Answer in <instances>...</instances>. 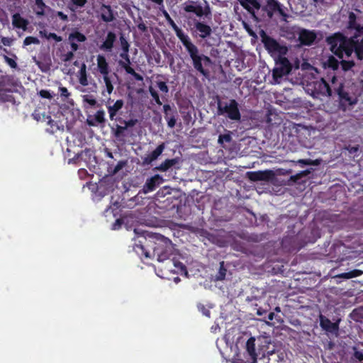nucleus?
<instances>
[{"label":"nucleus","instance_id":"1","mask_svg":"<svg viewBox=\"0 0 363 363\" xmlns=\"http://www.w3.org/2000/svg\"><path fill=\"white\" fill-rule=\"evenodd\" d=\"M148 236V239L145 238L144 243L140 241V244L135 245V251L145 258L156 257L158 262L169 259L173 249L172 241L159 233H152Z\"/></svg>","mask_w":363,"mask_h":363},{"label":"nucleus","instance_id":"2","mask_svg":"<svg viewBox=\"0 0 363 363\" xmlns=\"http://www.w3.org/2000/svg\"><path fill=\"white\" fill-rule=\"evenodd\" d=\"M182 45L190 57L194 69L203 77L208 79L210 76V72L206 67L212 64V60L208 56L201 53L191 39Z\"/></svg>","mask_w":363,"mask_h":363},{"label":"nucleus","instance_id":"3","mask_svg":"<svg viewBox=\"0 0 363 363\" xmlns=\"http://www.w3.org/2000/svg\"><path fill=\"white\" fill-rule=\"evenodd\" d=\"M1 72L0 71V101L16 105L18 103L13 94L18 93V84L13 76L1 74Z\"/></svg>","mask_w":363,"mask_h":363},{"label":"nucleus","instance_id":"4","mask_svg":"<svg viewBox=\"0 0 363 363\" xmlns=\"http://www.w3.org/2000/svg\"><path fill=\"white\" fill-rule=\"evenodd\" d=\"M326 42L330 46L331 52L340 59H342L344 55L347 56V52L351 50L349 49L350 38L340 32L327 37Z\"/></svg>","mask_w":363,"mask_h":363},{"label":"nucleus","instance_id":"5","mask_svg":"<svg viewBox=\"0 0 363 363\" xmlns=\"http://www.w3.org/2000/svg\"><path fill=\"white\" fill-rule=\"evenodd\" d=\"M217 113L219 116H225L232 121H240L241 114L239 109V104L235 99L222 101L217 96Z\"/></svg>","mask_w":363,"mask_h":363},{"label":"nucleus","instance_id":"6","mask_svg":"<svg viewBox=\"0 0 363 363\" xmlns=\"http://www.w3.org/2000/svg\"><path fill=\"white\" fill-rule=\"evenodd\" d=\"M259 35L264 48L271 56L274 55H278V56L286 55L288 48L286 45L279 44L274 38L268 35L263 30L259 32Z\"/></svg>","mask_w":363,"mask_h":363},{"label":"nucleus","instance_id":"7","mask_svg":"<svg viewBox=\"0 0 363 363\" xmlns=\"http://www.w3.org/2000/svg\"><path fill=\"white\" fill-rule=\"evenodd\" d=\"M307 88L308 91H311V94L313 98L330 97L333 96L331 87L323 78L310 82L307 85Z\"/></svg>","mask_w":363,"mask_h":363},{"label":"nucleus","instance_id":"8","mask_svg":"<svg viewBox=\"0 0 363 363\" xmlns=\"http://www.w3.org/2000/svg\"><path fill=\"white\" fill-rule=\"evenodd\" d=\"M203 3L204 6H203L201 0H188L184 4V10L186 13H193L199 18L203 16L208 17L211 15V8L206 1H203Z\"/></svg>","mask_w":363,"mask_h":363},{"label":"nucleus","instance_id":"9","mask_svg":"<svg viewBox=\"0 0 363 363\" xmlns=\"http://www.w3.org/2000/svg\"><path fill=\"white\" fill-rule=\"evenodd\" d=\"M276 67L272 71L273 79L277 82L284 76L288 75L292 70V65L284 55L277 56L275 59Z\"/></svg>","mask_w":363,"mask_h":363},{"label":"nucleus","instance_id":"10","mask_svg":"<svg viewBox=\"0 0 363 363\" xmlns=\"http://www.w3.org/2000/svg\"><path fill=\"white\" fill-rule=\"evenodd\" d=\"M349 49L351 50L347 52V57L354 52L357 60H363V33H354L350 37Z\"/></svg>","mask_w":363,"mask_h":363},{"label":"nucleus","instance_id":"11","mask_svg":"<svg viewBox=\"0 0 363 363\" xmlns=\"http://www.w3.org/2000/svg\"><path fill=\"white\" fill-rule=\"evenodd\" d=\"M285 8L277 0H266V5L262 10L267 12L269 18H272L275 13H278L284 21H286L289 15L285 11Z\"/></svg>","mask_w":363,"mask_h":363},{"label":"nucleus","instance_id":"12","mask_svg":"<svg viewBox=\"0 0 363 363\" xmlns=\"http://www.w3.org/2000/svg\"><path fill=\"white\" fill-rule=\"evenodd\" d=\"M334 92L338 96L339 102L341 106H353L357 103V99L352 96L345 89V85L342 82L340 83L337 87H334Z\"/></svg>","mask_w":363,"mask_h":363},{"label":"nucleus","instance_id":"13","mask_svg":"<svg viewBox=\"0 0 363 363\" xmlns=\"http://www.w3.org/2000/svg\"><path fill=\"white\" fill-rule=\"evenodd\" d=\"M120 57L123 60H119L118 64L119 65L123 67L125 71L132 75L134 79L137 81H143V77L140 74L137 73L135 69L130 67V59L129 56V52L125 53H120L119 55Z\"/></svg>","mask_w":363,"mask_h":363},{"label":"nucleus","instance_id":"14","mask_svg":"<svg viewBox=\"0 0 363 363\" xmlns=\"http://www.w3.org/2000/svg\"><path fill=\"white\" fill-rule=\"evenodd\" d=\"M274 172L269 169L247 172V177L252 182H270L274 179Z\"/></svg>","mask_w":363,"mask_h":363},{"label":"nucleus","instance_id":"15","mask_svg":"<svg viewBox=\"0 0 363 363\" xmlns=\"http://www.w3.org/2000/svg\"><path fill=\"white\" fill-rule=\"evenodd\" d=\"M164 182V179L160 174L147 179L145 183L143 186L142 191L144 194H147L155 191L161 184Z\"/></svg>","mask_w":363,"mask_h":363},{"label":"nucleus","instance_id":"16","mask_svg":"<svg viewBox=\"0 0 363 363\" xmlns=\"http://www.w3.org/2000/svg\"><path fill=\"white\" fill-rule=\"evenodd\" d=\"M316 38L317 35L314 30L302 28L298 33V41L302 45H311L315 40Z\"/></svg>","mask_w":363,"mask_h":363},{"label":"nucleus","instance_id":"17","mask_svg":"<svg viewBox=\"0 0 363 363\" xmlns=\"http://www.w3.org/2000/svg\"><path fill=\"white\" fill-rule=\"evenodd\" d=\"M68 40L70 44L71 50H72V51H77L79 49L78 43L85 42L86 37L82 33L75 30L69 34Z\"/></svg>","mask_w":363,"mask_h":363},{"label":"nucleus","instance_id":"18","mask_svg":"<svg viewBox=\"0 0 363 363\" xmlns=\"http://www.w3.org/2000/svg\"><path fill=\"white\" fill-rule=\"evenodd\" d=\"M179 163V158L175 157L172 159H166L164 162H162L160 165L156 166L153 170L159 171L162 172H165L169 170H172L173 169H179L178 167H176Z\"/></svg>","mask_w":363,"mask_h":363},{"label":"nucleus","instance_id":"19","mask_svg":"<svg viewBox=\"0 0 363 363\" xmlns=\"http://www.w3.org/2000/svg\"><path fill=\"white\" fill-rule=\"evenodd\" d=\"M165 149V144L164 143L160 144L155 150L147 155L143 159V163L145 165L150 164L153 161L156 160L163 152Z\"/></svg>","mask_w":363,"mask_h":363},{"label":"nucleus","instance_id":"20","mask_svg":"<svg viewBox=\"0 0 363 363\" xmlns=\"http://www.w3.org/2000/svg\"><path fill=\"white\" fill-rule=\"evenodd\" d=\"M194 28L199 33V35L202 39H206L211 35L212 29L210 26L196 21L194 23Z\"/></svg>","mask_w":363,"mask_h":363},{"label":"nucleus","instance_id":"21","mask_svg":"<svg viewBox=\"0 0 363 363\" xmlns=\"http://www.w3.org/2000/svg\"><path fill=\"white\" fill-rule=\"evenodd\" d=\"M320 325L326 332L334 333L338 330V324L331 320L323 315H320Z\"/></svg>","mask_w":363,"mask_h":363},{"label":"nucleus","instance_id":"22","mask_svg":"<svg viewBox=\"0 0 363 363\" xmlns=\"http://www.w3.org/2000/svg\"><path fill=\"white\" fill-rule=\"evenodd\" d=\"M97 69L103 75H108L110 73L109 65L103 55H98L96 57Z\"/></svg>","mask_w":363,"mask_h":363},{"label":"nucleus","instance_id":"23","mask_svg":"<svg viewBox=\"0 0 363 363\" xmlns=\"http://www.w3.org/2000/svg\"><path fill=\"white\" fill-rule=\"evenodd\" d=\"M124 101L122 99L117 100L113 105H106L109 118L111 121L116 120L118 112L123 107Z\"/></svg>","mask_w":363,"mask_h":363},{"label":"nucleus","instance_id":"24","mask_svg":"<svg viewBox=\"0 0 363 363\" xmlns=\"http://www.w3.org/2000/svg\"><path fill=\"white\" fill-rule=\"evenodd\" d=\"M101 18L106 23L111 22L114 20V15L111 6L102 4L101 6Z\"/></svg>","mask_w":363,"mask_h":363},{"label":"nucleus","instance_id":"25","mask_svg":"<svg viewBox=\"0 0 363 363\" xmlns=\"http://www.w3.org/2000/svg\"><path fill=\"white\" fill-rule=\"evenodd\" d=\"M116 40V35L109 31L107 33L105 41L101 45L100 49L106 51H111L113 48L114 43Z\"/></svg>","mask_w":363,"mask_h":363},{"label":"nucleus","instance_id":"26","mask_svg":"<svg viewBox=\"0 0 363 363\" xmlns=\"http://www.w3.org/2000/svg\"><path fill=\"white\" fill-rule=\"evenodd\" d=\"M12 24L16 28H21L26 30L28 25V21L23 18L20 13H16L12 16Z\"/></svg>","mask_w":363,"mask_h":363},{"label":"nucleus","instance_id":"27","mask_svg":"<svg viewBox=\"0 0 363 363\" xmlns=\"http://www.w3.org/2000/svg\"><path fill=\"white\" fill-rule=\"evenodd\" d=\"M246 350L250 357L252 363H257V353L255 350V338L250 337L246 342Z\"/></svg>","mask_w":363,"mask_h":363},{"label":"nucleus","instance_id":"28","mask_svg":"<svg viewBox=\"0 0 363 363\" xmlns=\"http://www.w3.org/2000/svg\"><path fill=\"white\" fill-rule=\"evenodd\" d=\"M167 21L169 22L172 29L174 30L176 35L180 40L182 44H184L185 42L190 39L189 35L185 34L184 31L178 27V26L174 23V21L172 18L168 19Z\"/></svg>","mask_w":363,"mask_h":363},{"label":"nucleus","instance_id":"29","mask_svg":"<svg viewBox=\"0 0 363 363\" xmlns=\"http://www.w3.org/2000/svg\"><path fill=\"white\" fill-rule=\"evenodd\" d=\"M240 4L245 9H246L249 13L252 14L254 16H255V11L250 6V5L256 9H259L261 7V5L258 0H240Z\"/></svg>","mask_w":363,"mask_h":363},{"label":"nucleus","instance_id":"30","mask_svg":"<svg viewBox=\"0 0 363 363\" xmlns=\"http://www.w3.org/2000/svg\"><path fill=\"white\" fill-rule=\"evenodd\" d=\"M348 28L356 30L355 33H363V26L357 23V16L354 13H349Z\"/></svg>","mask_w":363,"mask_h":363},{"label":"nucleus","instance_id":"31","mask_svg":"<svg viewBox=\"0 0 363 363\" xmlns=\"http://www.w3.org/2000/svg\"><path fill=\"white\" fill-rule=\"evenodd\" d=\"M104 116H105V111L102 109L99 110L94 114V119H91V120L88 119L87 120V123L91 126H95L97 124L104 123L106 121Z\"/></svg>","mask_w":363,"mask_h":363},{"label":"nucleus","instance_id":"32","mask_svg":"<svg viewBox=\"0 0 363 363\" xmlns=\"http://www.w3.org/2000/svg\"><path fill=\"white\" fill-rule=\"evenodd\" d=\"M353 354L351 357L352 363H363V349L357 347H352Z\"/></svg>","mask_w":363,"mask_h":363},{"label":"nucleus","instance_id":"33","mask_svg":"<svg viewBox=\"0 0 363 363\" xmlns=\"http://www.w3.org/2000/svg\"><path fill=\"white\" fill-rule=\"evenodd\" d=\"M225 131V133L219 135L218 139V143L223 148L225 147V143H230L232 141V133L228 130Z\"/></svg>","mask_w":363,"mask_h":363},{"label":"nucleus","instance_id":"34","mask_svg":"<svg viewBox=\"0 0 363 363\" xmlns=\"http://www.w3.org/2000/svg\"><path fill=\"white\" fill-rule=\"evenodd\" d=\"M103 80L105 84L106 90L102 91V95L105 96V92H107L108 95H110L113 91V85L112 84V81L108 75H103Z\"/></svg>","mask_w":363,"mask_h":363},{"label":"nucleus","instance_id":"35","mask_svg":"<svg viewBox=\"0 0 363 363\" xmlns=\"http://www.w3.org/2000/svg\"><path fill=\"white\" fill-rule=\"evenodd\" d=\"M33 118L38 122L45 123L50 122V115L46 113H40L38 111H35L33 113Z\"/></svg>","mask_w":363,"mask_h":363},{"label":"nucleus","instance_id":"36","mask_svg":"<svg viewBox=\"0 0 363 363\" xmlns=\"http://www.w3.org/2000/svg\"><path fill=\"white\" fill-rule=\"evenodd\" d=\"M227 269L225 266V262L221 261L219 264L218 272L215 277L216 281H223L225 279L226 276Z\"/></svg>","mask_w":363,"mask_h":363},{"label":"nucleus","instance_id":"37","mask_svg":"<svg viewBox=\"0 0 363 363\" xmlns=\"http://www.w3.org/2000/svg\"><path fill=\"white\" fill-rule=\"evenodd\" d=\"M87 0H70L68 8L72 11H75L78 8H82L86 4Z\"/></svg>","mask_w":363,"mask_h":363},{"label":"nucleus","instance_id":"38","mask_svg":"<svg viewBox=\"0 0 363 363\" xmlns=\"http://www.w3.org/2000/svg\"><path fill=\"white\" fill-rule=\"evenodd\" d=\"M325 65L333 70H337L340 67V62L334 56L331 55L328 57Z\"/></svg>","mask_w":363,"mask_h":363},{"label":"nucleus","instance_id":"39","mask_svg":"<svg viewBox=\"0 0 363 363\" xmlns=\"http://www.w3.org/2000/svg\"><path fill=\"white\" fill-rule=\"evenodd\" d=\"M46 124L50 126L49 128H48L46 129V130L48 132H49L50 133L53 134L60 130V125L59 121H54L51 118H50V122H47Z\"/></svg>","mask_w":363,"mask_h":363},{"label":"nucleus","instance_id":"40","mask_svg":"<svg viewBox=\"0 0 363 363\" xmlns=\"http://www.w3.org/2000/svg\"><path fill=\"white\" fill-rule=\"evenodd\" d=\"M11 57L4 55V61L13 69H16L18 67V65L16 63L17 57L16 55L12 54Z\"/></svg>","mask_w":363,"mask_h":363},{"label":"nucleus","instance_id":"41","mask_svg":"<svg viewBox=\"0 0 363 363\" xmlns=\"http://www.w3.org/2000/svg\"><path fill=\"white\" fill-rule=\"evenodd\" d=\"M340 65L344 72L350 70L353 67L355 66V63L353 60H342L340 62Z\"/></svg>","mask_w":363,"mask_h":363},{"label":"nucleus","instance_id":"42","mask_svg":"<svg viewBox=\"0 0 363 363\" xmlns=\"http://www.w3.org/2000/svg\"><path fill=\"white\" fill-rule=\"evenodd\" d=\"M79 82L82 86H87L89 84L85 65H83L80 70Z\"/></svg>","mask_w":363,"mask_h":363},{"label":"nucleus","instance_id":"43","mask_svg":"<svg viewBox=\"0 0 363 363\" xmlns=\"http://www.w3.org/2000/svg\"><path fill=\"white\" fill-rule=\"evenodd\" d=\"M148 91H149L150 94L151 95V96L155 101V103L157 105L161 106L162 104V103L160 100L158 92L152 86H149Z\"/></svg>","mask_w":363,"mask_h":363},{"label":"nucleus","instance_id":"44","mask_svg":"<svg viewBox=\"0 0 363 363\" xmlns=\"http://www.w3.org/2000/svg\"><path fill=\"white\" fill-rule=\"evenodd\" d=\"M35 3L38 9L36 14L38 16H43L45 14V9L46 7L43 0H35Z\"/></svg>","mask_w":363,"mask_h":363},{"label":"nucleus","instance_id":"45","mask_svg":"<svg viewBox=\"0 0 363 363\" xmlns=\"http://www.w3.org/2000/svg\"><path fill=\"white\" fill-rule=\"evenodd\" d=\"M298 164L304 165H319L320 164V160H311V159H301L297 162Z\"/></svg>","mask_w":363,"mask_h":363},{"label":"nucleus","instance_id":"46","mask_svg":"<svg viewBox=\"0 0 363 363\" xmlns=\"http://www.w3.org/2000/svg\"><path fill=\"white\" fill-rule=\"evenodd\" d=\"M125 130L126 129L125 127H124V125L122 126L120 125H116V128L113 129L114 137L117 139L121 138L122 136H123V133Z\"/></svg>","mask_w":363,"mask_h":363},{"label":"nucleus","instance_id":"47","mask_svg":"<svg viewBox=\"0 0 363 363\" xmlns=\"http://www.w3.org/2000/svg\"><path fill=\"white\" fill-rule=\"evenodd\" d=\"M120 43L122 49L121 53L129 52L130 44L123 36L120 37Z\"/></svg>","mask_w":363,"mask_h":363},{"label":"nucleus","instance_id":"48","mask_svg":"<svg viewBox=\"0 0 363 363\" xmlns=\"http://www.w3.org/2000/svg\"><path fill=\"white\" fill-rule=\"evenodd\" d=\"M172 111H177L175 108H172L169 104L163 105V111L164 113V118L166 121L169 120Z\"/></svg>","mask_w":363,"mask_h":363},{"label":"nucleus","instance_id":"49","mask_svg":"<svg viewBox=\"0 0 363 363\" xmlns=\"http://www.w3.org/2000/svg\"><path fill=\"white\" fill-rule=\"evenodd\" d=\"M174 267L177 269L181 274H184L186 277L188 275V272L186 266L181 262L177 261L174 263Z\"/></svg>","mask_w":363,"mask_h":363},{"label":"nucleus","instance_id":"50","mask_svg":"<svg viewBox=\"0 0 363 363\" xmlns=\"http://www.w3.org/2000/svg\"><path fill=\"white\" fill-rule=\"evenodd\" d=\"M40 43V40L38 38L33 36H28L23 40V45L27 46L31 44L38 45Z\"/></svg>","mask_w":363,"mask_h":363},{"label":"nucleus","instance_id":"51","mask_svg":"<svg viewBox=\"0 0 363 363\" xmlns=\"http://www.w3.org/2000/svg\"><path fill=\"white\" fill-rule=\"evenodd\" d=\"M177 114V111H172L170 118H169V120L167 121V125L169 128H173L175 126L176 123H177V118H176Z\"/></svg>","mask_w":363,"mask_h":363},{"label":"nucleus","instance_id":"52","mask_svg":"<svg viewBox=\"0 0 363 363\" xmlns=\"http://www.w3.org/2000/svg\"><path fill=\"white\" fill-rule=\"evenodd\" d=\"M362 274V272L359 269H354L350 272L344 273L342 274V277L347 279H350L353 277H357L358 276H360Z\"/></svg>","mask_w":363,"mask_h":363},{"label":"nucleus","instance_id":"53","mask_svg":"<svg viewBox=\"0 0 363 363\" xmlns=\"http://www.w3.org/2000/svg\"><path fill=\"white\" fill-rule=\"evenodd\" d=\"M83 101L88 104L91 106H94L96 104V100L91 95H84L82 96Z\"/></svg>","mask_w":363,"mask_h":363},{"label":"nucleus","instance_id":"54","mask_svg":"<svg viewBox=\"0 0 363 363\" xmlns=\"http://www.w3.org/2000/svg\"><path fill=\"white\" fill-rule=\"evenodd\" d=\"M157 86L158 89L164 94H167L169 92V87L167 85V83L165 82L162 81H157L156 82Z\"/></svg>","mask_w":363,"mask_h":363},{"label":"nucleus","instance_id":"55","mask_svg":"<svg viewBox=\"0 0 363 363\" xmlns=\"http://www.w3.org/2000/svg\"><path fill=\"white\" fill-rule=\"evenodd\" d=\"M39 96L43 99H52L55 95L50 93L49 90L42 89L38 92Z\"/></svg>","mask_w":363,"mask_h":363},{"label":"nucleus","instance_id":"56","mask_svg":"<svg viewBox=\"0 0 363 363\" xmlns=\"http://www.w3.org/2000/svg\"><path fill=\"white\" fill-rule=\"evenodd\" d=\"M44 36L48 40L52 39V40H55L56 42H61L62 40V38L61 36H60V35H57L55 33H47L46 32H45Z\"/></svg>","mask_w":363,"mask_h":363},{"label":"nucleus","instance_id":"57","mask_svg":"<svg viewBox=\"0 0 363 363\" xmlns=\"http://www.w3.org/2000/svg\"><path fill=\"white\" fill-rule=\"evenodd\" d=\"M59 93L62 98L67 99L70 96L71 94L69 92L68 89L65 86H59Z\"/></svg>","mask_w":363,"mask_h":363},{"label":"nucleus","instance_id":"58","mask_svg":"<svg viewBox=\"0 0 363 363\" xmlns=\"http://www.w3.org/2000/svg\"><path fill=\"white\" fill-rule=\"evenodd\" d=\"M126 164L125 161H119L117 164L115 166L112 173L116 174L121 169H122Z\"/></svg>","mask_w":363,"mask_h":363},{"label":"nucleus","instance_id":"59","mask_svg":"<svg viewBox=\"0 0 363 363\" xmlns=\"http://www.w3.org/2000/svg\"><path fill=\"white\" fill-rule=\"evenodd\" d=\"M123 123H124V127H125V129H127L128 128L135 126L136 125V123H138V120L137 119H130L128 121L123 120Z\"/></svg>","mask_w":363,"mask_h":363},{"label":"nucleus","instance_id":"60","mask_svg":"<svg viewBox=\"0 0 363 363\" xmlns=\"http://www.w3.org/2000/svg\"><path fill=\"white\" fill-rule=\"evenodd\" d=\"M74 52L72 50L71 51L67 52L66 54L63 55V61L69 62L71 61L74 57Z\"/></svg>","mask_w":363,"mask_h":363},{"label":"nucleus","instance_id":"61","mask_svg":"<svg viewBox=\"0 0 363 363\" xmlns=\"http://www.w3.org/2000/svg\"><path fill=\"white\" fill-rule=\"evenodd\" d=\"M55 16L59 17L60 19L64 22H67L69 21L67 15L65 14L62 11H56Z\"/></svg>","mask_w":363,"mask_h":363},{"label":"nucleus","instance_id":"62","mask_svg":"<svg viewBox=\"0 0 363 363\" xmlns=\"http://www.w3.org/2000/svg\"><path fill=\"white\" fill-rule=\"evenodd\" d=\"M123 223V221L121 218L116 219V221L113 223L112 229L118 230L121 227Z\"/></svg>","mask_w":363,"mask_h":363},{"label":"nucleus","instance_id":"63","mask_svg":"<svg viewBox=\"0 0 363 363\" xmlns=\"http://www.w3.org/2000/svg\"><path fill=\"white\" fill-rule=\"evenodd\" d=\"M242 26L244 27V28L246 30V31L250 35H255V33L253 32V30L251 29L250 26H249V24L247 23H246L245 21H242Z\"/></svg>","mask_w":363,"mask_h":363},{"label":"nucleus","instance_id":"64","mask_svg":"<svg viewBox=\"0 0 363 363\" xmlns=\"http://www.w3.org/2000/svg\"><path fill=\"white\" fill-rule=\"evenodd\" d=\"M267 318L269 320H273L274 319H276L277 322L281 321V317L278 315H275L274 313L270 312L268 314Z\"/></svg>","mask_w":363,"mask_h":363}]
</instances>
